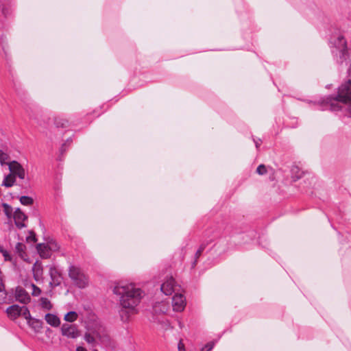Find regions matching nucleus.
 I'll list each match as a JSON object with an SVG mask.
<instances>
[{"mask_svg": "<svg viewBox=\"0 0 351 351\" xmlns=\"http://www.w3.org/2000/svg\"><path fill=\"white\" fill-rule=\"evenodd\" d=\"M49 274L51 278L49 285L51 287H58L61 284L62 281V275L55 267L51 266L49 267Z\"/></svg>", "mask_w": 351, "mask_h": 351, "instance_id": "nucleus-8", "label": "nucleus"}, {"mask_svg": "<svg viewBox=\"0 0 351 351\" xmlns=\"http://www.w3.org/2000/svg\"><path fill=\"white\" fill-rule=\"evenodd\" d=\"M175 280L172 277H170L161 285L160 290L165 295H169L175 291Z\"/></svg>", "mask_w": 351, "mask_h": 351, "instance_id": "nucleus-10", "label": "nucleus"}, {"mask_svg": "<svg viewBox=\"0 0 351 351\" xmlns=\"http://www.w3.org/2000/svg\"><path fill=\"white\" fill-rule=\"evenodd\" d=\"M77 318V314L75 311H70L64 316V320L69 322L75 321Z\"/></svg>", "mask_w": 351, "mask_h": 351, "instance_id": "nucleus-22", "label": "nucleus"}, {"mask_svg": "<svg viewBox=\"0 0 351 351\" xmlns=\"http://www.w3.org/2000/svg\"><path fill=\"white\" fill-rule=\"evenodd\" d=\"M205 249V245L204 244L201 245L200 247H199V249L197 250L196 253H195V260L193 263V265H195L196 264V262H197V259L201 256L202 252L204 251V250Z\"/></svg>", "mask_w": 351, "mask_h": 351, "instance_id": "nucleus-25", "label": "nucleus"}, {"mask_svg": "<svg viewBox=\"0 0 351 351\" xmlns=\"http://www.w3.org/2000/svg\"><path fill=\"white\" fill-rule=\"evenodd\" d=\"M0 206H1L4 215L8 219H10L14 215L12 207L7 203H2Z\"/></svg>", "mask_w": 351, "mask_h": 351, "instance_id": "nucleus-17", "label": "nucleus"}, {"mask_svg": "<svg viewBox=\"0 0 351 351\" xmlns=\"http://www.w3.org/2000/svg\"><path fill=\"white\" fill-rule=\"evenodd\" d=\"M8 168L10 171V173L17 176L20 179L23 180L25 176V171L22 165L16 160H13L9 163Z\"/></svg>", "mask_w": 351, "mask_h": 351, "instance_id": "nucleus-6", "label": "nucleus"}, {"mask_svg": "<svg viewBox=\"0 0 351 351\" xmlns=\"http://www.w3.org/2000/svg\"><path fill=\"white\" fill-rule=\"evenodd\" d=\"M8 158V155L0 149V163L1 165L5 164V160H7Z\"/></svg>", "mask_w": 351, "mask_h": 351, "instance_id": "nucleus-26", "label": "nucleus"}, {"mask_svg": "<svg viewBox=\"0 0 351 351\" xmlns=\"http://www.w3.org/2000/svg\"><path fill=\"white\" fill-rule=\"evenodd\" d=\"M36 249L42 258H47L49 257L50 251L49 250L48 246L46 245L45 244H42V243L38 244Z\"/></svg>", "mask_w": 351, "mask_h": 351, "instance_id": "nucleus-16", "label": "nucleus"}, {"mask_svg": "<svg viewBox=\"0 0 351 351\" xmlns=\"http://www.w3.org/2000/svg\"><path fill=\"white\" fill-rule=\"evenodd\" d=\"M27 241L33 242L36 241V235L34 232H30V235L27 237Z\"/></svg>", "mask_w": 351, "mask_h": 351, "instance_id": "nucleus-31", "label": "nucleus"}, {"mask_svg": "<svg viewBox=\"0 0 351 351\" xmlns=\"http://www.w3.org/2000/svg\"><path fill=\"white\" fill-rule=\"evenodd\" d=\"M254 143H255V145H256V147L258 149L259 147V146L261 145V139H253Z\"/></svg>", "mask_w": 351, "mask_h": 351, "instance_id": "nucleus-34", "label": "nucleus"}, {"mask_svg": "<svg viewBox=\"0 0 351 351\" xmlns=\"http://www.w3.org/2000/svg\"><path fill=\"white\" fill-rule=\"evenodd\" d=\"M102 337L97 331H93V332H87L84 335L85 341L93 346H95L97 340L101 341Z\"/></svg>", "mask_w": 351, "mask_h": 351, "instance_id": "nucleus-12", "label": "nucleus"}, {"mask_svg": "<svg viewBox=\"0 0 351 351\" xmlns=\"http://www.w3.org/2000/svg\"><path fill=\"white\" fill-rule=\"evenodd\" d=\"M15 181V176L12 173H10L5 177L2 185L5 186V187H11L14 185Z\"/></svg>", "mask_w": 351, "mask_h": 351, "instance_id": "nucleus-18", "label": "nucleus"}, {"mask_svg": "<svg viewBox=\"0 0 351 351\" xmlns=\"http://www.w3.org/2000/svg\"><path fill=\"white\" fill-rule=\"evenodd\" d=\"M186 306V299L181 293H176L172 298L173 309L177 312L182 311Z\"/></svg>", "mask_w": 351, "mask_h": 351, "instance_id": "nucleus-7", "label": "nucleus"}, {"mask_svg": "<svg viewBox=\"0 0 351 351\" xmlns=\"http://www.w3.org/2000/svg\"><path fill=\"white\" fill-rule=\"evenodd\" d=\"M112 291L119 297V302L122 307L120 315L121 319L125 322L129 319V313H136V307L140 304L143 292L133 284H118L114 287Z\"/></svg>", "mask_w": 351, "mask_h": 351, "instance_id": "nucleus-1", "label": "nucleus"}, {"mask_svg": "<svg viewBox=\"0 0 351 351\" xmlns=\"http://www.w3.org/2000/svg\"><path fill=\"white\" fill-rule=\"evenodd\" d=\"M213 343H208L202 349V351H210L213 349Z\"/></svg>", "mask_w": 351, "mask_h": 351, "instance_id": "nucleus-32", "label": "nucleus"}, {"mask_svg": "<svg viewBox=\"0 0 351 351\" xmlns=\"http://www.w3.org/2000/svg\"><path fill=\"white\" fill-rule=\"evenodd\" d=\"M25 250V245L23 243L19 242L16 244L15 250L22 258H24Z\"/></svg>", "mask_w": 351, "mask_h": 351, "instance_id": "nucleus-21", "label": "nucleus"}, {"mask_svg": "<svg viewBox=\"0 0 351 351\" xmlns=\"http://www.w3.org/2000/svg\"><path fill=\"white\" fill-rule=\"evenodd\" d=\"M178 351H185L184 345L182 343V340H180L178 345Z\"/></svg>", "mask_w": 351, "mask_h": 351, "instance_id": "nucleus-33", "label": "nucleus"}, {"mask_svg": "<svg viewBox=\"0 0 351 351\" xmlns=\"http://www.w3.org/2000/svg\"><path fill=\"white\" fill-rule=\"evenodd\" d=\"M23 316L25 319L27 320V322L30 324V322L32 320L31 314L29 313V309L25 306H21V311L20 312V316Z\"/></svg>", "mask_w": 351, "mask_h": 351, "instance_id": "nucleus-20", "label": "nucleus"}, {"mask_svg": "<svg viewBox=\"0 0 351 351\" xmlns=\"http://www.w3.org/2000/svg\"><path fill=\"white\" fill-rule=\"evenodd\" d=\"M20 202L25 206H30L34 203L33 199L29 196H21L20 197Z\"/></svg>", "mask_w": 351, "mask_h": 351, "instance_id": "nucleus-24", "label": "nucleus"}, {"mask_svg": "<svg viewBox=\"0 0 351 351\" xmlns=\"http://www.w3.org/2000/svg\"><path fill=\"white\" fill-rule=\"evenodd\" d=\"M76 351H87V350L84 348H83L82 346H78L76 348Z\"/></svg>", "mask_w": 351, "mask_h": 351, "instance_id": "nucleus-35", "label": "nucleus"}, {"mask_svg": "<svg viewBox=\"0 0 351 351\" xmlns=\"http://www.w3.org/2000/svg\"><path fill=\"white\" fill-rule=\"evenodd\" d=\"M0 252L2 253L5 261L11 260L10 254L8 253L7 250H4L2 247H0Z\"/></svg>", "mask_w": 351, "mask_h": 351, "instance_id": "nucleus-29", "label": "nucleus"}, {"mask_svg": "<svg viewBox=\"0 0 351 351\" xmlns=\"http://www.w3.org/2000/svg\"><path fill=\"white\" fill-rule=\"evenodd\" d=\"M40 305L43 308L46 310H51L52 308V304L51 302L46 298H40Z\"/></svg>", "mask_w": 351, "mask_h": 351, "instance_id": "nucleus-23", "label": "nucleus"}, {"mask_svg": "<svg viewBox=\"0 0 351 351\" xmlns=\"http://www.w3.org/2000/svg\"><path fill=\"white\" fill-rule=\"evenodd\" d=\"M61 332L63 336L71 339H75L80 336V331L75 325L64 324L61 327Z\"/></svg>", "mask_w": 351, "mask_h": 351, "instance_id": "nucleus-5", "label": "nucleus"}, {"mask_svg": "<svg viewBox=\"0 0 351 351\" xmlns=\"http://www.w3.org/2000/svg\"><path fill=\"white\" fill-rule=\"evenodd\" d=\"M32 321V322L30 324L32 326V327H34L35 328H41L42 322H40L38 319H34Z\"/></svg>", "mask_w": 351, "mask_h": 351, "instance_id": "nucleus-30", "label": "nucleus"}, {"mask_svg": "<svg viewBox=\"0 0 351 351\" xmlns=\"http://www.w3.org/2000/svg\"><path fill=\"white\" fill-rule=\"evenodd\" d=\"M32 271L34 279L36 281L40 280L42 278L43 274L42 264L40 262L36 261L32 267Z\"/></svg>", "mask_w": 351, "mask_h": 351, "instance_id": "nucleus-14", "label": "nucleus"}, {"mask_svg": "<svg viewBox=\"0 0 351 351\" xmlns=\"http://www.w3.org/2000/svg\"><path fill=\"white\" fill-rule=\"evenodd\" d=\"M256 172L259 175L265 174L267 173V169H266L265 166L264 165H260L256 169Z\"/></svg>", "mask_w": 351, "mask_h": 351, "instance_id": "nucleus-28", "label": "nucleus"}, {"mask_svg": "<svg viewBox=\"0 0 351 351\" xmlns=\"http://www.w3.org/2000/svg\"><path fill=\"white\" fill-rule=\"evenodd\" d=\"M15 298L17 301L25 304L29 302L31 299L27 292L20 287L16 289Z\"/></svg>", "mask_w": 351, "mask_h": 351, "instance_id": "nucleus-11", "label": "nucleus"}, {"mask_svg": "<svg viewBox=\"0 0 351 351\" xmlns=\"http://www.w3.org/2000/svg\"><path fill=\"white\" fill-rule=\"evenodd\" d=\"M45 319L47 323L53 327H58L60 324V320L56 315L47 313L45 315Z\"/></svg>", "mask_w": 351, "mask_h": 351, "instance_id": "nucleus-15", "label": "nucleus"}, {"mask_svg": "<svg viewBox=\"0 0 351 351\" xmlns=\"http://www.w3.org/2000/svg\"><path fill=\"white\" fill-rule=\"evenodd\" d=\"M32 294L34 295V296H38L41 293V290L39 287H38L37 286H36L34 284H32Z\"/></svg>", "mask_w": 351, "mask_h": 351, "instance_id": "nucleus-27", "label": "nucleus"}, {"mask_svg": "<svg viewBox=\"0 0 351 351\" xmlns=\"http://www.w3.org/2000/svg\"><path fill=\"white\" fill-rule=\"evenodd\" d=\"M348 77V81L339 87L337 95L327 97L325 103L330 106V109L332 111L341 110V104H343L349 115L351 116V64Z\"/></svg>", "mask_w": 351, "mask_h": 351, "instance_id": "nucleus-2", "label": "nucleus"}, {"mask_svg": "<svg viewBox=\"0 0 351 351\" xmlns=\"http://www.w3.org/2000/svg\"><path fill=\"white\" fill-rule=\"evenodd\" d=\"M330 43L333 48L332 53L337 57V61L341 64L346 61L349 54L347 40L343 34L341 32L332 34L330 39Z\"/></svg>", "mask_w": 351, "mask_h": 351, "instance_id": "nucleus-3", "label": "nucleus"}, {"mask_svg": "<svg viewBox=\"0 0 351 351\" xmlns=\"http://www.w3.org/2000/svg\"><path fill=\"white\" fill-rule=\"evenodd\" d=\"M54 123L57 128H67L69 125L68 120L60 117H57L55 118Z\"/></svg>", "mask_w": 351, "mask_h": 351, "instance_id": "nucleus-19", "label": "nucleus"}, {"mask_svg": "<svg viewBox=\"0 0 351 351\" xmlns=\"http://www.w3.org/2000/svg\"><path fill=\"white\" fill-rule=\"evenodd\" d=\"M21 311V306L17 304L12 305L6 309L8 316L12 320L16 319L17 317L20 316Z\"/></svg>", "mask_w": 351, "mask_h": 351, "instance_id": "nucleus-13", "label": "nucleus"}, {"mask_svg": "<svg viewBox=\"0 0 351 351\" xmlns=\"http://www.w3.org/2000/svg\"><path fill=\"white\" fill-rule=\"evenodd\" d=\"M13 218L14 220V223L19 229H22L26 227L24 221L27 219V217L23 212L21 211L20 208L16 209L14 213Z\"/></svg>", "mask_w": 351, "mask_h": 351, "instance_id": "nucleus-9", "label": "nucleus"}, {"mask_svg": "<svg viewBox=\"0 0 351 351\" xmlns=\"http://www.w3.org/2000/svg\"><path fill=\"white\" fill-rule=\"evenodd\" d=\"M69 277L73 284L79 289H84L89 284V278L78 266L71 265L68 269Z\"/></svg>", "mask_w": 351, "mask_h": 351, "instance_id": "nucleus-4", "label": "nucleus"}, {"mask_svg": "<svg viewBox=\"0 0 351 351\" xmlns=\"http://www.w3.org/2000/svg\"><path fill=\"white\" fill-rule=\"evenodd\" d=\"M1 12L2 13V14L5 16L6 15V9L4 7L1 8Z\"/></svg>", "mask_w": 351, "mask_h": 351, "instance_id": "nucleus-36", "label": "nucleus"}]
</instances>
